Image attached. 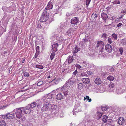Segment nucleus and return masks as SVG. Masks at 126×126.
Here are the masks:
<instances>
[{"label":"nucleus","mask_w":126,"mask_h":126,"mask_svg":"<svg viewBox=\"0 0 126 126\" xmlns=\"http://www.w3.org/2000/svg\"><path fill=\"white\" fill-rule=\"evenodd\" d=\"M49 18V13L45 10H44L40 17V20L41 22H45Z\"/></svg>","instance_id":"nucleus-1"},{"label":"nucleus","mask_w":126,"mask_h":126,"mask_svg":"<svg viewBox=\"0 0 126 126\" xmlns=\"http://www.w3.org/2000/svg\"><path fill=\"white\" fill-rule=\"evenodd\" d=\"M51 104L47 100H46L41 110L42 111H48L50 109Z\"/></svg>","instance_id":"nucleus-2"},{"label":"nucleus","mask_w":126,"mask_h":126,"mask_svg":"<svg viewBox=\"0 0 126 126\" xmlns=\"http://www.w3.org/2000/svg\"><path fill=\"white\" fill-rule=\"evenodd\" d=\"M15 112L16 117L19 119L21 118L22 117V111L21 109L20 108H17L14 110Z\"/></svg>","instance_id":"nucleus-3"},{"label":"nucleus","mask_w":126,"mask_h":126,"mask_svg":"<svg viewBox=\"0 0 126 126\" xmlns=\"http://www.w3.org/2000/svg\"><path fill=\"white\" fill-rule=\"evenodd\" d=\"M76 29V28H69L68 31L66 32V35H67L68 37H70L71 36L73 35L75 33V32Z\"/></svg>","instance_id":"nucleus-4"},{"label":"nucleus","mask_w":126,"mask_h":126,"mask_svg":"<svg viewBox=\"0 0 126 126\" xmlns=\"http://www.w3.org/2000/svg\"><path fill=\"white\" fill-rule=\"evenodd\" d=\"M103 44L104 43L102 41H98L96 46L97 48L100 50L99 51L101 52L103 51V49L104 46Z\"/></svg>","instance_id":"nucleus-5"},{"label":"nucleus","mask_w":126,"mask_h":126,"mask_svg":"<svg viewBox=\"0 0 126 126\" xmlns=\"http://www.w3.org/2000/svg\"><path fill=\"white\" fill-rule=\"evenodd\" d=\"M23 110V113L26 114H29L30 113L31 111V110L30 108L29 105L24 108H21Z\"/></svg>","instance_id":"nucleus-6"},{"label":"nucleus","mask_w":126,"mask_h":126,"mask_svg":"<svg viewBox=\"0 0 126 126\" xmlns=\"http://www.w3.org/2000/svg\"><path fill=\"white\" fill-rule=\"evenodd\" d=\"M79 19L77 17L73 18L71 20V24L77 25L79 22Z\"/></svg>","instance_id":"nucleus-7"},{"label":"nucleus","mask_w":126,"mask_h":126,"mask_svg":"<svg viewBox=\"0 0 126 126\" xmlns=\"http://www.w3.org/2000/svg\"><path fill=\"white\" fill-rule=\"evenodd\" d=\"M53 4L52 0H50L46 8V9L49 10L52 9L53 6Z\"/></svg>","instance_id":"nucleus-8"},{"label":"nucleus","mask_w":126,"mask_h":126,"mask_svg":"<svg viewBox=\"0 0 126 126\" xmlns=\"http://www.w3.org/2000/svg\"><path fill=\"white\" fill-rule=\"evenodd\" d=\"M105 49L107 51L109 52H110L112 50L111 46L110 44H107L106 45Z\"/></svg>","instance_id":"nucleus-9"},{"label":"nucleus","mask_w":126,"mask_h":126,"mask_svg":"<svg viewBox=\"0 0 126 126\" xmlns=\"http://www.w3.org/2000/svg\"><path fill=\"white\" fill-rule=\"evenodd\" d=\"M101 18L106 22L107 19L108 18L107 14L104 12L101 14Z\"/></svg>","instance_id":"nucleus-10"},{"label":"nucleus","mask_w":126,"mask_h":126,"mask_svg":"<svg viewBox=\"0 0 126 126\" xmlns=\"http://www.w3.org/2000/svg\"><path fill=\"white\" fill-rule=\"evenodd\" d=\"M125 120L123 117H120L118 119V122L119 125H122L124 123Z\"/></svg>","instance_id":"nucleus-11"},{"label":"nucleus","mask_w":126,"mask_h":126,"mask_svg":"<svg viewBox=\"0 0 126 126\" xmlns=\"http://www.w3.org/2000/svg\"><path fill=\"white\" fill-rule=\"evenodd\" d=\"M7 115V118L8 119H12L15 117V115L14 113L12 112L8 113Z\"/></svg>","instance_id":"nucleus-12"},{"label":"nucleus","mask_w":126,"mask_h":126,"mask_svg":"<svg viewBox=\"0 0 126 126\" xmlns=\"http://www.w3.org/2000/svg\"><path fill=\"white\" fill-rule=\"evenodd\" d=\"M84 36H85V38L83 39V40H84V41H82L83 43H85V42L86 41H90V37L89 36V35H86V34L85 33H84L83 34Z\"/></svg>","instance_id":"nucleus-13"},{"label":"nucleus","mask_w":126,"mask_h":126,"mask_svg":"<svg viewBox=\"0 0 126 126\" xmlns=\"http://www.w3.org/2000/svg\"><path fill=\"white\" fill-rule=\"evenodd\" d=\"M97 17V15L95 13H93L91 16V20L93 21H95Z\"/></svg>","instance_id":"nucleus-14"},{"label":"nucleus","mask_w":126,"mask_h":126,"mask_svg":"<svg viewBox=\"0 0 126 126\" xmlns=\"http://www.w3.org/2000/svg\"><path fill=\"white\" fill-rule=\"evenodd\" d=\"M59 45L57 43L53 45L52 46V49L53 52H55L57 51V47Z\"/></svg>","instance_id":"nucleus-15"},{"label":"nucleus","mask_w":126,"mask_h":126,"mask_svg":"<svg viewBox=\"0 0 126 126\" xmlns=\"http://www.w3.org/2000/svg\"><path fill=\"white\" fill-rule=\"evenodd\" d=\"M63 96L61 93L58 94L56 96V98L57 100H61L63 99Z\"/></svg>","instance_id":"nucleus-16"},{"label":"nucleus","mask_w":126,"mask_h":126,"mask_svg":"<svg viewBox=\"0 0 126 126\" xmlns=\"http://www.w3.org/2000/svg\"><path fill=\"white\" fill-rule=\"evenodd\" d=\"M57 109V106L55 105H53L51 106V107H50V111H51L52 112H54V111Z\"/></svg>","instance_id":"nucleus-17"},{"label":"nucleus","mask_w":126,"mask_h":126,"mask_svg":"<svg viewBox=\"0 0 126 126\" xmlns=\"http://www.w3.org/2000/svg\"><path fill=\"white\" fill-rule=\"evenodd\" d=\"M95 83L97 85L100 84L102 83V81L100 78H96L94 80Z\"/></svg>","instance_id":"nucleus-18"},{"label":"nucleus","mask_w":126,"mask_h":126,"mask_svg":"<svg viewBox=\"0 0 126 126\" xmlns=\"http://www.w3.org/2000/svg\"><path fill=\"white\" fill-rule=\"evenodd\" d=\"M82 80L85 84H88L90 82V80L88 78H83L82 79Z\"/></svg>","instance_id":"nucleus-19"},{"label":"nucleus","mask_w":126,"mask_h":126,"mask_svg":"<svg viewBox=\"0 0 126 126\" xmlns=\"http://www.w3.org/2000/svg\"><path fill=\"white\" fill-rule=\"evenodd\" d=\"M68 59V62L69 63H71L74 60L73 56H69L67 59V60Z\"/></svg>","instance_id":"nucleus-20"},{"label":"nucleus","mask_w":126,"mask_h":126,"mask_svg":"<svg viewBox=\"0 0 126 126\" xmlns=\"http://www.w3.org/2000/svg\"><path fill=\"white\" fill-rule=\"evenodd\" d=\"M80 50V48L77 46H76L74 49L73 53H76Z\"/></svg>","instance_id":"nucleus-21"},{"label":"nucleus","mask_w":126,"mask_h":126,"mask_svg":"<svg viewBox=\"0 0 126 126\" xmlns=\"http://www.w3.org/2000/svg\"><path fill=\"white\" fill-rule=\"evenodd\" d=\"M6 125V122L3 120H0V126H5Z\"/></svg>","instance_id":"nucleus-22"},{"label":"nucleus","mask_w":126,"mask_h":126,"mask_svg":"<svg viewBox=\"0 0 126 126\" xmlns=\"http://www.w3.org/2000/svg\"><path fill=\"white\" fill-rule=\"evenodd\" d=\"M37 103L35 102H33L31 103L30 105L31 107L32 108H35L36 106Z\"/></svg>","instance_id":"nucleus-23"},{"label":"nucleus","mask_w":126,"mask_h":126,"mask_svg":"<svg viewBox=\"0 0 126 126\" xmlns=\"http://www.w3.org/2000/svg\"><path fill=\"white\" fill-rule=\"evenodd\" d=\"M83 85L82 83H79L78 85V88L79 90H80L82 89Z\"/></svg>","instance_id":"nucleus-24"},{"label":"nucleus","mask_w":126,"mask_h":126,"mask_svg":"<svg viewBox=\"0 0 126 126\" xmlns=\"http://www.w3.org/2000/svg\"><path fill=\"white\" fill-rule=\"evenodd\" d=\"M114 77L110 75L107 78V79L110 81H112L114 79Z\"/></svg>","instance_id":"nucleus-25"},{"label":"nucleus","mask_w":126,"mask_h":126,"mask_svg":"<svg viewBox=\"0 0 126 126\" xmlns=\"http://www.w3.org/2000/svg\"><path fill=\"white\" fill-rule=\"evenodd\" d=\"M108 118V117L106 115H104L102 119V121L104 123H105L107 122V119Z\"/></svg>","instance_id":"nucleus-26"},{"label":"nucleus","mask_w":126,"mask_h":126,"mask_svg":"<svg viewBox=\"0 0 126 126\" xmlns=\"http://www.w3.org/2000/svg\"><path fill=\"white\" fill-rule=\"evenodd\" d=\"M97 114L98 117L97 118V119H99L101 118L102 116V114L101 113H100L99 112H98Z\"/></svg>","instance_id":"nucleus-27"},{"label":"nucleus","mask_w":126,"mask_h":126,"mask_svg":"<svg viewBox=\"0 0 126 126\" xmlns=\"http://www.w3.org/2000/svg\"><path fill=\"white\" fill-rule=\"evenodd\" d=\"M55 52H53V51H52V52L51 53L50 57V58L51 60H52L53 59L55 55V54L54 53Z\"/></svg>","instance_id":"nucleus-28"},{"label":"nucleus","mask_w":126,"mask_h":126,"mask_svg":"<svg viewBox=\"0 0 126 126\" xmlns=\"http://www.w3.org/2000/svg\"><path fill=\"white\" fill-rule=\"evenodd\" d=\"M69 85H70V84H69V81L68 80L66 82L65 84L63 86V89H64V88H65L67 86H69Z\"/></svg>","instance_id":"nucleus-29"},{"label":"nucleus","mask_w":126,"mask_h":126,"mask_svg":"<svg viewBox=\"0 0 126 126\" xmlns=\"http://www.w3.org/2000/svg\"><path fill=\"white\" fill-rule=\"evenodd\" d=\"M7 114H6L5 115H1L0 116L1 117H2V118L3 119H8L7 118Z\"/></svg>","instance_id":"nucleus-30"},{"label":"nucleus","mask_w":126,"mask_h":126,"mask_svg":"<svg viewBox=\"0 0 126 126\" xmlns=\"http://www.w3.org/2000/svg\"><path fill=\"white\" fill-rule=\"evenodd\" d=\"M35 67L36 68L41 69H43L44 68L43 67L42 65L38 64L36 65Z\"/></svg>","instance_id":"nucleus-31"},{"label":"nucleus","mask_w":126,"mask_h":126,"mask_svg":"<svg viewBox=\"0 0 126 126\" xmlns=\"http://www.w3.org/2000/svg\"><path fill=\"white\" fill-rule=\"evenodd\" d=\"M53 97V95L51 94H49L47 95V99H51Z\"/></svg>","instance_id":"nucleus-32"},{"label":"nucleus","mask_w":126,"mask_h":126,"mask_svg":"<svg viewBox=\"0 0 126 126\" xmlns=\"http://www.w3.org/2000/svg\"><path fill=\"white\" fill-rule=\"evenodd\" d=\"M60 80V79H54L52 81H53V82L55 84H57L59 82V81Z\"/></svg>","instance_id":"nucleus-33"},{"label":"nucleus","mask_w":126,"mask_h":126,"mask_svg":"<svg viewBox=\"0 0 126 126\" xmlns=\"http://www.w3.org/2000/svg\"><path fill=\"white\" fill-rule=\"evenodd\" d=\"M116 92L118 94H121L122 93V89L121 88L117 90Z\"/></svg>","instance_id":"nucleus-34"},{"label":"nucleus","mask_w":126,"mask_h":126,"mask_svg":"<svg viewBox=\"0 0 126 126\" xmlns=\"http://www.w3.org/2000/svg\"><path fill=\"white\" fill-rule=\"evenodd\" d=\"M101 108L103 111H105L107 110V106H105L104 107H101Z\"/></svg>","instance_id":"nucleus-35"},{"label":"nucleus","mask_w":126,"mask_h":126,"mask_svg":"<svg viewBox=\"0 0 126 126\" xmlns=\"http://www.w3.org/2000/svg\"><path fill=\"white\" fill-rule=\"evenodd\" d=\"M68 81H69V84H70V85H72L74 83V81L71 80V79H69Z\"/></svg>","instance_id":"nucleus-36"},{"label":"nucleus","mask_w":126,"mask_h":126,"mask_svg":"<svg viewBox=\"0 0 126 126\" xmlns=\"http://www.w3.org/2000/svg\"><path fill=\"white\" fill-rule=\"evenodd\" d=\"M112 3L113 4H119L120 3V2L119 0L114 1L112 2Z\"/></svg>","instance_id":"nucleus-37"},{"label":"nucleus","mask_w":126,"mask_h":126,"mask_svg":"<svg viewBox=\"0 0 126 126\" xmlns=\"http://www.w3.org/2000/svg\"><path fill=\"white\" fill-rule=\"evenodd\" d=\"M121 43L122 44L125 45L126 44V40L125 39H122L121 41Z\"/></svg>","instance_id":"nucleus-38"},{"label":"nucleus","mask_w":126,"mask_h":126,"mask_svg":"<svg viewBox=\"0 0 126 126\" xmlns=\"http://www.w3.org/2000/svg\"><path fill=\"white\" fill-rule=\"evenodd\" d=\"M112 36L115 39H117V35L116 34L114 33L112 34Z\"/></svg>","instance_id":"nucleus-39"},{"label":"nucleus","mask_w":126,"mask_h":126,"mask_svg":"<svg viewBox=\"0 0 126 126\" xmlns=\"http://www.w3.org/2000/svg\"><path fill=\"white\" fill-rule=\"evenodd\" d=\"M119 51L120 52V54L122 55V54L123 51V48L122 47H121L119 48Z\"/></svg>","instance_id":"nucleus-40"},{"label":"nucleus","mask_w":126,"mask_h":126,"mask_svg":"<svg viewBox=\"0 0 126 126\" xmlns=\"http://www.w3.org/2000/svg\"><path fill=\"white\" fill-rule=\"evenodd\" d=\"M43 83V82L42 81H40L37 83V85L38 86H40L42 85Z\"/></svg>","instance_id":"nucleus-41"},{"label":"nucleus","mask_w":126,"mask_h":126,"mask_svg":"<svg viewBox=\"0 0 126 126\" xmlns=\"http://www.w3.org/2000/svg\"><path fill=\"white\" fill-rule=\"evenodd\" d=\"M114 68L112 66L109 69L110 71L112 72H113L114 71Z\"/></svg>","instance_id":"nucleus-42"},{"label":"nucleus","mask_w":126,"mask_h":126,"mask_svg":"<svg viewBox=\"0 0 126 126\" xmlns=\"http://www.w3.org/2000/svg\"><path fill=\"white\" fill-rule=\"evenodd\" d=\"M68 91H63V94L65 96H66L68 94Z\"/></svg>","instance_id":"nucleus-43"},{"label":"nucleus","mask_w":126,"mask_h":126,"mask_svg":"<svg viewBox=\"0 0 126 126\" xmlns=\"http://www.w3.org/2000/svg\"><path fill=\"white\" fill-rule=\"evenodd\" d=\"M7 107V106H0V110L1 109H4Z\"/></svg>","instance_id":"nucleus-44"},{"label":"nucleus","mask_w":126,"mask_h":126,"mask_svg":"<svg viewBox=\"0 0 126 126\" xmlns=\"http://www.w3.org/2000/svg\"><path fill=\"white\" fill-rule=\"evenodd\" d=\"M29 73L26 72H25L24 73V76L26 77H27L29 76Z\"/></svg>","instance_id":"nucleus-45"},{"label":"nucleus","mask_w":126,"mask_h":126,"mask_svg":"<svg viewBox=\"0 0 126 126\" xmlns=\"http://www.w3.org/2000/svg\"><path fill=\"white\" fill-rule=\"evenodd\" d=\"M39 48V47L38 46L36 48V52H40Z\"/></svg>","instance_id":"nucleus-46"},{"label":"nucleus","mask_w":126,"mask_h":126,"mask_svg":"<svg viewBox=\"0 0 126 126\" xmlns=\"http://www.w3.org/2000/svg\"><path fill=\"white\" fill-rule=\"evenodd\" d=\"M11 7H12L11 6H10L9 7L7 8V11L8 12H10L12 10L11 9Z\"/></svg>","instance_id":"nucleus-47"},{"label":"nucleus","mask_w":126,"mask_h":126,"mask_svg":"<svg viewBox=\"0 0 126 126\" xmlns=\"http://www.w3.org/2000/svg\"><path fill=\"white\" fill-rule=\"evenodd\" d=\"M40 52L38 53V52H36L34 56V57L35 58H36L37 57L38 55L39 54Z\"/></svg>","instance_id":"nucleus-48"},{"label":"nucleus","mask_w":126,"mask_h":126,"mask_svg":"<svg viewBox=\"0 0 126 126\" xmlns=\"http://www.w3.org/2000/svg\"><path fill=\"white\" fill-rule=\"evenodd\" d=\"M86 75L87 74L85 73H84V72H82L80 76L81 77H83L84 76H86Z\"/></svg>","instance_id":"nucleus-49"},{"label":"nucleus","mask_w":126,"mask_h":126,"mask_svg":"<svg viewBox=\"0 0 126 126\" xmlns=\"http://www.w3.org/2000/svg\"><path fill=\"white\" fill-rule=\"evenodd\" d=\"M91 0H86V4L87 5H88L89 4Z\"/></svg>","instance_id":"nucleus-50"},{"label":"nucleus","mask_w":126,"mask_h":126,"mask_svg":"<svg viewBox=\"0 0 126 126\" xmlns=\"http://www.w3.org/2000/svg\"><path fill=\"white\" fill-rule=\"evenodd\" d=\"M114 86V84L112 83H110L109 85V87L110 88H113Z\"/></svg>","instance_id":"nucleus-51"},{"label":"nucleus","mask_w":126,"mask_h":126,"mask_svg":"<svg viewBox=\"0 0 126 126\" xmlns=\"http://www.w3.org/2000/svg\"><path fill=\"white\" fill-rule=\"evenodd\" d=\"M87 73L88 74L90 75H92L93 74V72L90 71L88 70L87 72Z\"/></svg>","instance_id":"nucleus-52"},{"label":"nucleus","mask_w":126,"mask_h":126,"mask_svg":"<svg viewBox=\"0 0 126 126\" xmlns=\"http://www.w3.org/2000/svg\"><path fill=\"white\" fill-rule=\"evenodd\" d=\"M37 27L40 29H41V26L40 24H38L37 25Z\"/></svg>","instance_id":"nucleus-53"},{"label":"nucleus","mask_w":126,"mask_h":126,"mask_svg":"<svg viewBox=\"0 0 126 126\" xmlns=\"http://www.w3.org/2000/svg\"><path fill=\"white\" fill-rule=\"evenodd\" d=\"M108 43L110 44H111L112 43L111 39L110 38H109L108 39Z\"/></svg>","instance_id":"nucleus-54"},{"label":"nucleus","mask_w":126,"mask_h":126,"mask_svg":"<svg viewBox=\"0 0 126 126\" xmlns=\"http://www.w3.org/2000/svg\"><path fill=\"white\" fill-rule=\"evenodd\" d=\"M107 34L105 33H104V34H103V35L102 36V37H103L104 38H106L107 37Z\"/></svg>","instance_id":"nucleus-55"},{"label":"nucleus","mask_w":126,"mask_h":126,"mask_svg":"<svg viewBox=\"0 0 126 126\" xmlns=\"http://www.w3.org/2000/svg\"><path fill=\"white\" fill-rule=\"evenodd\" d=\"M77 73V70H76L74 72H73V75H76Z\"/></svg>","instance_id":"nucleus-56"},{"label":"nucleus","mask_w":126,"mask_h":126,"mask_svg":"<svg viewBox=\"0 0 126 126\" xmlns=\"http://www.w3.org/2000/svg\"><path fill=\"white\" fill-rule=\"evenodd\" d=\"M42 101H43L45 102V101L47 100H46V97L45 96L43 97V98H42Z\"/></svg>","instance_id":"nucleus-57"},{"label":"nucleus","mask_w":126,"mask_h":126,"mask_svg":"<svg viewBox=\"0 0 126 126\" xmlns=\"http://www.w3.org/2000/svg\"><path fill=\"white\" fill-rule=\"evenodd\" d=\"M122 25V23H120L118 24L117 25V27H119L121 25Z\"/></svg>","instance_id":"nucleus-58"},{"label":"nucleus","mask_w":126,"mask_h":126,"mask_svg":"<svg viewBox=\"0 0 126 126\" xmlns=\"http://www.w3.org/2000/svg\"><path fill=\"white\" fill-rule=\"evenodd\" d=\"M76 66L79 69H80L81 68V67L78 64H76Z\"/></svg>","instance_id":"nucleus-59"},{"label":"nucleus","mask_w":126,"mask_h":126,"mask_svg":"<svg viewBox=\"0 0 126 126\" xmlns=\"http://www.w3.org/2000/svg\"><path fill=\"white\" fill-rule=\"evenodd\" d=\"M126 12V9H124L122 11L121 13H124Z\"/></svg>","instance_id":"nucleus-60"},{"label":"nucleus","mask_w":126,"mask_h":126,"mask_svg":"<svg viewBox=\"0 0 126 126\" xmlns=\"http://www.w3.org/2000/svg\"><path fill=\"white\" fill-rule=\"evenodd\" d=\"M85 99H87L88 100L89 98V96H86V98H85V97H84Z\"/></svg>","instance_id":"nucleus-61"},{"label":"nucleus","mask_w":126,"mask_h":126,"mask_svg":"<svg viewBox=\"0 0 126 126\" xmlns=\"http://www.w3.org/2000/svg\"><path fill=\"white\" fill-rule=\"evenodd\" d=\"M89 100V101H88L89 102H91V99H89H89H88Z\"/></svg>","instance_id":"nucleus-62"},{"label":"nucleus","mask_w":126,"mask_h":126,"mask_svg":"<svg viewBox=\"0 0 126 126\" xmlns=\"http://www.w3.org/2000/svg\"><path fill=\"white\" fill-rule=\"evenodd\" d=\"M120 19L119 18H117V19H116V20H117V21H119L120 20Z\"/></svg>","instance_id":"nucleus-63"},{"label":"nucleus","mask_w":126,"mask_h":126,"mask_svg":"<svg viewBox=\"0 0 126 126\" xmlns=\"http://www.w3.org/2000/svg\"><path fill=\"white\" fill-rule=\"evenodd\" d=\"M25 59H23V61H22V63H24V61H25Z\"/></svg>","instance_id":"nucleus-64"}]
</instances>
